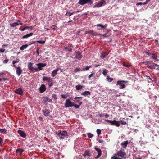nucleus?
<instances>
[{
    "instance_id": "1",
    "label": "nucleus",
    "mask_w": 159,
    "mask_h": 159,
    "mask_svg": "<svg viewBox=\"0 0 159 159\" xmlns=\"http://www.w3.org/2000/svg\"><path fill=\"white\" fill-rule=\"evenodd\" d=\"M33 63L31 62L28 63V68L30 70V72L34 73V71H38L39 70H43L42 67H45L46 66V63H39L36 64L38 66L37 68H34L32 66Z\"/></svg>"
},
{
    "instance_id": "2",
    "label": "nucleus",
    "mask_w": 159,
    "mask_h": 159,
    "mask_svg": "<svg viewBox=\"0 0 159 159\" xmlns=\"http://www.w3.org/2000/svg\"><path fill=\"white\" fill-rule=\"evenodd\" d=\"M56 134L57 135L60 139H64L65 137L68 136V133L66 130H59L56 132Z\"/></svg>"
},
{
    "instance_id": "3",
    "label": "nucleus",
    "mask_w": 159,
    "mask_h": 159,
    "mask_svg": "<svg viewBox=\"0 0 159 159\" xmlns=\"http://www.w3.org/2000/svg\"><path fill=\"white\" fill-rule=\"evenodd\" d=\"M114 155L125 159L126 158V154L124 150L123 149H122L118 151L117 153L115 154Z\"/></svg>"
},
{
    "instance_id": "4",
    "label": "nucleus",
    "mask_w": 159,
    "mask_h": 159,
    "mask_svg": "<svg viewBox=\"0 0 159 159\" xmlns=\"http://www.w3.org/2000/svg\"><path fill=\"white\" fill-rule=\"evenodd\" d=\"M104 120L106 122L110 123L112 125H115L117 127H119L120 126V121H116L115 120L112 121L108 120Z\"/></svg>"
},
{
    "instance_id": "5",
    "label": "nucleus",
    "mask_w": 159,
    "mask_h": 159,
    "mask_svg": "<svg viewBox=\"0 0 159 159\" xmlns=\"http://www.w3.org/2000/svg\"><path fill=\"white\" fill-rule=\"evenodd\" d=\"M104 120L106 122L110 123L112 125H115L117 127H119L120 126V121H116L115 120L112 121L108 120Z\"/></svg>"
},
{
    "instance_id": "6",
    "label": "nucleus",
    "mask_w": 159,
    "mask_h": 159,
    "mask_svg": "<svg viewBox=\"0 0 159 159\" xmlns=\"http://www.w3.org/2000/svg\"><path fill=\"white\" fill-rule=\"evenodd\" d=\"M128 82L127 81H125L124 80H118L117 82L116 85H119L120 86V89H123L125 88L126 87L125 85L123 84V83H126Z\"/></svg>"
},
{
    "instance_id": "7",
    "label": "nucleus",
    "mask_w": 159,
    "mask_h": 159,
    "mask_svg": "<svg viewBox=\"0 0 159 159\" xmlns=\"http://www.w3.org/2000/svg\"><path fill=\"white\" fill-rule=\"evenodd\" d=\"M73 103L69 99H67L65 101L64 106L66 108L73 107Z\"/></svg>"
},
{
    "instance_id": "8",
    "label": "nucleus",
    "mask_w": 159,
    "mask_h": 159,
    "mask_svg": "<svg viewBox=\"0 0 159 159\" xmlns=\"http://www.w3.org/2000/svg\"><path fill=\"white\" fill-rule=\"evenodd\" d=\"M15 92L16 93L21 95H22L23 94V91L21 88L16 89L15 90Z\"/></svg>"
},
{
    "instance_id": "9",
    "label": "nucleus",
    "mask_w": 159,
    "mask_h": 159,
    "mask_svg": "<svg viewBox=\"0 0 159 159\" xmlns=\"http://www.w3.org/2000/svg\"><path fill=\"white\" fill-rule=\"evenodd\" d=\"M106 2L104 0H102L99 3L96 4L93 7V8L99 7H102L103 4H105Z\"/></svg>"
},
{
    "instance_id": "10",
    "label": "nucleus",
    "mask_w": 159,
    "mask_h": 159,
    "mask_svg": "<svg viewBox=\"0 0 159 159\" xmlns=\"http://www.w3.org/2000/svg\"><path fill=\"white\" fill-rule=\"evenodd\" d=\"M17 22H14L10 24V25L11 27H16L19 25H22L23 24L21 23L20 21L19 20H17Z\"/></svg>"
},
{
    "instance_id": "11",
    "label": "nucleus",
    "mask_w": 159,
    "mask_h": 159,
    "mask_svg": "<svg viewBox=\"0 0 159 159\" xmlns=\"http://www.w3.org/2000/svg\"><path fill=\"white\" fill-rule=\"evenodd\" d=\"M46 88L44 84H42L39 88V91L40 92L42 93L46 91Z\"/></svg>"
},
{
    "instance_id": "12",
    "label": "nucleus",
    "mask_w": 159,
    "mask_h": 159,
    "mask_svg": "<svg viewBox=\"0 0 159 159\" xmlns=\"http://www.w3.org/2000/svg\"><path fill=\"white\" fill-rule=\"evenodd\" d=\"M18 133L22 137L25 138L26 136V133L23 131L19 130L17 131Z\"/></svg>"
},
{
    "instance_id": "13",
    "label": "nucleus",
    "mask_w": 159,
    "mask_h": 159,
    "mask_svg": "<svg viewBox=\"0 0 159 159\" xmlns=\"http://www.w3.org/2000/svg\"><path fill=\"white\" fill-rule=\"evenodd\" d=\"M42 80L43 81H47L49 83L51 82L53 80L50 77L44 76Z\"/></svg>"
},
{
    "instance_id": "14",
    "label": "nucleus",
    "mask_w": 159,
    "mask_h": 159,
    "mask_svg": "<svg viewBox=\"0 0 159 159\" xmlns=\"http://www.w3.org/2000/svg\"><path fill=\"white\" fill-rule=\"evenodd\" d=\"M43 114L45 116H47L50 113V111L49 110L45 109L42 111Z\"/></svg>"
},
{
    "instance_id": "15",
    "label": "nucleus",
    "mask_w": 159,
    "mask_h": 159,
    "mask_svg": "<svg viewBox=\"0 0 159 159\" xmlns=\"http://www.w3.org/2000/svg\"><path fill=\"white\" fill-rule=\"evenodd\" d=\"M22 70L20 67L18 66L16 70V71L17 75L18 76H20L22 73Z\"/></svg>"
},
{
    "instance_id": "16",
    "label": "nucleus",
    "mask_w": 159,
    "mask_h": 159,
    "mask_svg": "<svg viewBox=\"0 0 159 159\" xmlns=\"http://www.w3.org/2000/svg\"><path fill=\"white\" fill-rule=\"evenodd\" d=\"M95 149L97 152H98V154L96 157V158H97L101 156L102 154L101 150L100 149L96 147L95 148Z\"/></svg>"
},
{
    "instance_id": "17",
    "label": "nucleus",
    "mask_w": 159,
    "mask_h": 159,
    "mask_svg": "<svg viewBox=\"0 0 159 159\" xmlns=\"http://www.w3.org/2000/svg\"><path fill=\"white\" fill-rule=\"evenodd\" d=\"M85 34H92L96 36V33L93 30H90L89 31H86L85 32Z\"/></svg>"
},
{
    "instance_id": "18",
    "label": "nucleus",
    "mask_w": 159,
    "mask_h": 159,
    "mask_svg": "<svg viewBox=\"0 0 159 159\" xmlns=\"http://www.w3.org/2000/svg\"><path fill=\"white\" fill-rule=\"evenodd\" d=\"M129 143L128 141H125L121 143V145L123 146L124 148H125L128 145Z\"/></svg>"
},
{
    "instance_id": "19",
    "label": "nucleus",
    "mask_w": 159,
    "mask_h": 159,
    "mask_svg": "<svg viewBox=\"0 0 159 159\" xmlns=\"http://www.w3.org/2000/svg\"><path fill=\"white\" fill-rule=\"evenodd\" d=\"M108 54L105 52L102 51L100 57L102 59H103Z\"/></svg>"
},
{
    "instance_id": "20",
    "label": "nucleus",
    "mask_w": 159,
    "mask_h": 159,
    "mask_svg": "<svg viewBox=\"0 0 159 159\" xmlns=\"http://www.w3.org/2000/svg\"><path fill=\"white\" fill-rule=\"evenodd\" d=\"M83 155L84 157L86 156H90L91 154L90 153V150H86Z\"/></svg>"
},
{
    "instance_id": "21",
    "label": "nucleus",
    "mask_w": 159,
    "mask_h": 159,
    "mask_svg": "<svg viewBox=\"0 0 159 159\" xmlns=\"http://www.w3.org/2000/svg\"><path fill=\"white\" fill-rule=\"evenodd\" d=\"M24 151V149L21 148H18L16 150V153L17 154L19 153L20 155H21Z\"/></svg>"
},
{
    "instance_id": "22",
    "label": "nucleus",
    "mask_w": 159,
    "mask_h": 159,
    "mask_svg": "<svg viewBox=\"0 0 159 159\" xmlns=\"http://www.w3.org/2000/svg\"><path fill=\"white\" fill-rule=\"evenodd\" d=\"M86 0H80L79 1L78 3L81 5H83L87 3Z\"/></svg>"
},
{
    "instance_id": "23",
    "label": "nucleus",
    "mask_w": 159,
    "mask_h": 159,
    "mask_svg": "<svg viewBox=\"0 0 159 159\" xmlns=\"http://www.w3.org/2000/svg\"><path fill=\"white\" fill-rule=\"evenodd\" d=\"M91 93L88 91H85L81 93V95L85 96H87L88 95H90Z\"/></svg>"
},
{
    "instance_id": "24",
    "label": "nucleus",
    "mask_w": 159,
    "mask_h": 159,
    "mask_svg": "<svg viewBox=\"0 0 159 159\" xmlns=\"http://www.w3.org/2000/svg\"><path fill=\"white\" fill-rule=\"evenodd\" d=\"M59 70V68L54 70L52 73L51 75L52 77H54L57 75V72Z\"/></svg>"
},
{
    "instance_id": "25",
    "label": "nucleus",
    "mask_w": 159,
    "mask_h": 159,
    "mask_svg": "<svg viewBox=\"0 0 159 159\" xmlns=\"http://www.w3.org/2000/svg\"><path fill=\"white\" fill-rule=\"evenodd\" d=\"M96 26L98 27H100L102 28L105 29L107 26L106 24L103 25L101 24H98L96 25Z\"/></svg>"
},
{
    "instance_id": "26",
    "label": "nucleus",
    "mask_w": 159,
    "mask_h": 159,
    "mask_svg": "<svg viewBox=\"0 0 159 159\" xmlns=\"http://www.w3.org/2000/svg\"><path fill=\"white\" fill-rule=\"evenodd\" d=\"M153 63V62L151 61L146 60V61L142 62V63L145 65H148V64H151Z\"/></svg>"
},
{
    "instance_id": "27",
    "label": "nucleus",
    "mask_w": 159,
    "mask_h": 159,
    "mask_svg": "<svg viewBox=\"0 0 159 159\" xmlns=\"http://www.w3.org/2000/svg\"><path fill=\"white\" fill-rule=\"evenodd\" d=\"M34 34L33 33H31L25 35H24L22 37L23 39H25L26 38H27L28 37H29L30 36H32Z\"/></svg>"
},
{
    "instance_id": "28",
    "label": "nucleus",
    "mask_w": 159,
    "mask_h": 159,
    "mask_svg": "<svg viewBox=\"0 0 159 159\" xmlns=\"http://www.w3.org/2000/svg\"><path fill=\"white\" fill-rule=\"evenodd\" d=\"M64 48L65 50L66 51H69V52H71L72 51V48L70 46V47H64Z\"/></svg>"
},
{
    "instance_id": "29",
    "label": "nucleus",
    "mask_w": 159,
    "mask_h": 159,
    "mask_svg": "<svg viewBox=\"0 0 159 159\" xmlns=\"http://www.w3.org/2000/svg\"><path fill=\"white\" fill-rule=\"evenodd\" d=\"M82 58V56L81 55V54L80 53H78L77 54L75 57V58L76 59H77L78 60H80L81 58Z\"/></svg>"
},
{
    "instance_id": "30",
    "label": "nucleus",
    "mask_w": 159,
    "mask_h": 159,
    "mask_svg": "<svg viewBox=\"0 0 159 159\" xmlns=\"http://www.w3.org/2000/svg\"><path fill=\"white\" fill-rule=\"evenodd\" d=\"M28 46V45L26 44L23 45L20 48V50H23L25 49Z\"/></svg>"
},
{
    "instance_id": "31",
    "label": "nucleus",
    "mask_w": 159,
    "mask_h": 159,
    "mask_svg": "<svg viewBox=\"0 0 159 159\" xmlns=\"http://www.w3.org/2000/svg\"><path fill=\"white\" fill-rule=\"evenodd\" d=\"M83 87V86L81 85H76L75 87L77 90H79L81 89Z\"/></svg>"
},
{
    "instance_id": "32",
    "label": "nucleus",
    "mask_w": 159,
    "mask_h": 159,
    "mask_svg": "<svg viewBox=\"0 0 159 159\" xmlns=\"http://www.w3.org/2000/svg\"><path fill=\"white\" fill-rule=\"evenodd\" d=\"M92 67V66H87L85 68H83L82 69V71H85L87 70H89L90 68Z\"/></svg>"
},
{
    "instance_id": "33",
    "label": "nucleus",
    "mask_w": 159,
    "mask_h": 159,
    "mask_svg": "<svg viewBox=\"0 0 159 159\" xmlns=\"http://www.w3.org/2000/svg\"><path fill=\"white\" fill-rule=\"evenodd\" d=\"M157 56L155 54L152 53L151 55V58L155 60L157 59Z\"/></svg>"
},
{
    "instance_id": "34",
    "label": "nucleus",
    "mask_w": 159,
    "mask_h": 159,
    "mask_svg": "<svg viewBox=\"0 0 159 159\" xmlns=\"http://www.w3.org/2000/svg\"><path fill=\"white\" fill-rule=\"evenodd\" d=\"M110 35V34L109 33L108 31H107L106 33L103 34L102 36L103 38H105L108 37Z\"/></svg>"
},
{
    "instance_id": "35",
    "label": "nucleus",
    "mask_w": 159,
    "mask_h": 159,
    "mask_svg": "<svg viewBox=\"0 0 159 159\" xmlns=\"http://www.w3.org/2000/svg\"><path fill=\"white\" fill-rule=\"evenodd\" d=\"M0 132L1 133L6 134L7 133V130L5 129H0Z\"/></svg>"
},
{
    "instance_id": "36",
    "label": "nucleus",
    "mask_w": 159,
    "mask_h": 159,
    "mask_svg": "<svg viewBox=\"0 0 159 159\" xmlns=\"http://www.w3.org/2000/svg\"><path fill=\"white\" fill-rule=\"evenodd\" d=\"M108 71L106 69H104L103 71L102 74L105 76H106Z\"/></svg>"
},
{
    "instance_id": "37",
    "label": "nucleus",
    "mask_w": 159,
    "mask_h": 159,
    "mask_svg": "<svg viewBox=\"0 0 159 159\" xmlns=\"http://www.w3.org/2000/svg\"><path fill=\"white\" fill-rule=\"evenodd\" d=\"M72 15H73V13H71L69 11H67L66 13L65 14V15L67 16H71Z\"/></svg>"
},
{
    "instance_id": "38",
    "label": "nucleus",
    "mask_w": 159,
    "mask_h": 159,
    "mask_svg": "<svg viewBox=\"0 0 159 159\" xmlns=\"http://www.w3.org/2000/svg\"><path fill=\"white\" fill-rule=\"evenodd\" d=\"M117 156L114 155L111 158V159H122V158L118 157Z\"/></svg>"
},
{
    "instance_id": "39",
    "label": "nucleus",
    "mask_w": 159,
    "mask_h": 159,
    "mask_svg": "<svg viewBox=\"0 0 159 159\" xmlns=\"http://www.w3.org/2000/svg\"><path fill=\"white\" fill-rule=\"evenodd\" d=\"M86 2L87 3H89L90 5H91L93 3V0H86Z\"/></svg>"
},
{
    "instance_id": "40",
    "label": "nucleus",
    "mask_w": 159,
    "mask_h": 159,
    "mask_svg": "<svg viewBox=\"0 0 159 159\" xmlns=\"http://www.w3.org/2000/svg\"><path fill=\"white\" fill-rule=\"evenodd\" d=\"M107 80L109 82H111L113 80V78H110L108 76H107Z\"/></svg>"
},
{
    "instance_id": "41",
    "label": "nucleus",
    "mask_w": 159,
    "mask_h": 159,
    "mask_svg": "<svg viewBox=\"0 0 159 159\" xmlns=\"http://www.w3.org/2000/svg\"><path fill=\"white\" fill-rule=\"evenodd\" d=\"M53 80L51 82H50V83H48V87L49 88L51 87L53 85Z\"/></svg>"
},
{
    "instance_id": "42",
    "label": "nucleus",
    "mask_w": 159,
    "mask_h": 159,
    "mask_svg": "<svg viewBox=\"0 0 159 159\" xmlns=\"http://www.w3.org/2000/svg\"><path fill=\"white\" fill-rule=\"evenodd\" d=\"M147 67L151 69H155V67H153L152 65H148Z\"/></svg>"
},
{
    "instance_id": "43",
    "label": "nucleus",
    "mask_w": 159,
    "mask_h": 159,
    "mask_svg": "<svg viewBox=\"0 0 159 159\" xmlns=\"http://www.w3.org/2000/svg\"><path fill=\"white\" fill-rule=\"evenodd\" d=\"M89 138H91L93 136V134L91 133H88L87 134Z\"/></svg>"
},
{
    "instance_id": "44",
    "label": "nucleus",
    "mask_w": 159,
    "mask_h": 159,
    "mask_svg": "<svg viewBox=\"0 0 159 159\" xmlns=\"http://www.w3.org/2000/svg\"><path fill=\"white\" fill-rule=\"evenodd\" d=\"M73 106H74L75 107L76 109L79 108L80 107V106L78 105H77L73 103Z\"/></svg>"
},
{
    "instance_id": "45",
    "label": "nucleus",
    "mask_w": 159,
    "mask_h": 159,
    "mask_svg": "<svg viewBox=\"0 0 159 159\" xmlns=\"http://www.w3.org/2000/svg\"><path fill=\"white\" fill-rule=\"evenodd\" d=\"M37 42H38L40 44H43V43H45V41H42L41 40H38V41H37Z\"/></svg>"
},
{
    "instance_id": "46",
    "label": "nucleus",
    "mask_w": 159,
    "mask_h": 159,
    "mask_svg": "<svg viewBox=\"0 0 159 159\" xmlns=\"http://www.w3.org/2000/svg\"><path fill=\"white\" fill-rule=\"evenodd\" d=\"M96 132L98 134V136H99V135L101 134V130L99 129H97L96 130Z\"/></svg>"
},
{
    "instance_id": "47",
    "label": "nucleus",
    "mask_w": 159,
    "mask_h": 159,
    "mask_svg": "<svg viewBox=\"0 0 159 159\" xmlns=\"http://www.w3.org/2000/svg\"><path fill=\"white\" fill-rule=\"evenodd\" d=\"M80 71H81L80 69L78 68H76L74 70V72H77Z\"/></svg>"
},
{
    "instance_id": "48",
    "label": "nucleus",
    "mask_w": 159,
    "mask_h": 159,
    "mask_svg": "<svg viewBox=\"0 0 159 159\" xmlns=\"http://www.w3.org/2000/svg\"><path fill=\"white\" fill-rule=\"evenodd\" d=\"M52 97V98H54V99L55 100L57 99V95L55 94H53Z\"/></svg>"
},
{
    "instance_id": "49",
    "label": "nucleus",
    "mask_w": 159,
    "mask_h": 159,
    "mask_svg": "<svg viewBox=\"0 0 159 159\" xmlns=\"http://www.w3.org/2000/svg\"><path fill=\"white\" fill-rule=\"evenodd\" d=\"M61 97L63 98L64 99L67 98V96L66 95L63 94L61 95Z\"/></svg>"
},
{
    "instance_id": "50",
    "label": "nucleus",
    "mask_w": 159,
    "mask_h": 159,
    "mask_svg": "<svg viewBox=\"0 0 159 159\" xmlns=\"http://www.w3.org/2000/svg\"><path fill=\"white\" fill-rule=\"evenodd\" d=\"M46 99L47 101L49 102H52V99H49L47 97L46 98Z\"/></svg>"
},
{
    "instance_id": "51",
    "label": "nucleus",
    "mask_w": 159,
    "mask_h": 159,
    "mask_svg": "<svg viewBox=\"0 0 159 159\" xmlns=\"http://www.w3.org/2000/svg\"><path fill=\"white\" fill-rule=\"evenodd\" d=\"M151 0H146V2L143 3V5H146Z\"/></svg>"
},
{
    "instance_id": "52",
    "label": "nucleus",
    "mask_w": 159,
    "mask_h": 159,
    "mask_svg": "<svg viewBox=\"0 0 159 159\" xmlns=\"http://www.w3.org/2000/svg\"><path fill=\"white\" fill-rule=\"evenodd\" d=\"M56 27V26L55 25H52L50 28L52 30H55L56 29L55 27Z\"/></svg>"
},
{
    "instance_id": "53",
    "label": "nucleus",
    "mask_w": 159,
    "mask_h": 159,
    "mask_svg": "<svg viewBox=\"0 0 159 159\" xmlns=\"http://www.w3.org/2000/svg\"><path fill=\"white\" fill-rule=\"evenodd\" d=\"M120 123H121V124L122 125H126L127 123L126 122L124 121H120Z\"/></svg>"
},
{
    "instance_id": "54",
    "label": "nucleus",
    "mask_w": 159,
    "mask_h": 159,
    "mask_svg": "<svg viewBox=\"0 0 159 159\" xmlns=\"http://www.w3.org/2000/svg\"><path fill=\"white\" fill-rule=\"evenodd\" d=\"M123 66L125 67H129L130 66L129 65L126 64H125V63H123Z\"/></svg>"
},
{
    "instance_id": "55",
    "label": "nucleus",
    "mask_w": 159,
    "mask_h": 159,
    "mask_svg": "<svg viewBox=\"0 0 159 159\" xmlns=\"http://www.w3.org/2000/svg\"><path fill=\"white\" fill-rule=\"evenodd\" d=\"M3 142L2 139L0 137V145L1 146H2V143Z\"/></svg>"
},
{
    "instance_id": "56",
    "label": "nucleus",
    "mask_w": 159,
    "mask_h": 159,
    "mask_svg": "<svg viewBox=\"0 0 159 159\" xmlns=\"http://www.w3.org/2000/svg\"><path fill=\"white\" fill-rule=\"evenodd\" d=\"M98 116L100 117H102L104 116V114L103 113L99 114L98 115Z\"/></svg>"
},
{
    "instance_id": "57",
    "label": "nucleus",
    "mask_w": 159,
    "mask_h": 159,
    "mask_svg": "<svg viewBox=\"0 0 159 159\" xmlns=\"http://www.w3.org/2000/svg\"><path fill=\"white\" fill-rule=\"evenodd\" d=\"M5 50L2 48H0V52L1 53H3L4 52Z\"/></svg>"
},
{
    "instance_id": "58",
    "label": "nucleus",
    "mask_w": 159,
    "mask_h": 159,
    "mask_svg": "<svg viewBox=\"0 0 159 159\" xmlns=\"http://www.w3.org/2000/svg\"><path fill=\"white\" fill-rule=\"evenodd\" d=\"M9 60L8 59H6L3 61V62L4 63H7L9 61Z\"/></svg>"
},
{
    "instance_id": "59",
    "label": "nucleus",
    "mask_w": 159,
    "mask_h": 159,
    "mask_svg": "<svg viewBox=\"0 0 159 159\" xmlns=\"http://www.w3.org/2000/svg\"><path fill=\"white\" fill-rule=\"evenodd\" d=\"M98 142L99 143H102L104 142V141L102 139H100L98 140Z\"/></svg>"
},
{
    "instance_id": "60",
    "label": "nucleus",
    "mask_w": 159,
    "mask_h": 159,
    "mask_svg": "<svg viewBox=\"0 0 159 159\" xmlns=\"http://www.w3.org/2000/svg\"><path fill=\"white\" fill-rule=\"evenodd\" d=\"M152 63L153 66V67L154 66H157V67L159 66V65H157V64H155L154 63Z\"/></svg>"
},
{
    "instance_id": "61",
    "label": "nucleus",
    "mask_w": 159,
    "mask_h": 159,
    "mask_svg": "<svg viewBox=\"0 0 159 159\" xmlns=\"http://www.w3.org/2000/svg\"><path fill=\"white\" fill-rule=\"evenodd\" d=\"M94 74V73H92L89 76H88V78H89V79Z\"/></svg>"
},
{
    "instance_id": "62",
    "label": "nucleus",
    "mask_w": 159,
    "mask_h": 159,
    "mask_svg": "<svg viewBox=\"0 0 159 159\" xmlns=\"http://www.w3.org/2000/svg\"><path fill=\"white\" fill-rule=\"evenodd\" d=\"M7 80V79L5 78H0V81H1L3 80Z\"/></svg>"
},
{
    "instance_id": "63",
    "label": "nucleus",
    "mask_w": 159,
    "mask_h": 159,
    "mask_svg": "<svg viewBox=\"0 0 159 159\" xmlns=\"http://www.w3.org/2000/svg\"><path fill=\"white\" fill-rule=\"evenodd\" d=\"M104 116L106 118H107L109 116V115L107 114H106L105 115L104 114Z\"/></svg>"
},
{
    "instance_id": "64",
    "label": "nucleus",
    "mask_w": 159,
    "mask_h": 159,
    "mask_svg": "<svg viewBox=\"0 0 159 159\" xmlns=\"http://www.w3.org/2000/svg\"><path fill=\"white\" fill-rule=\"evenodd\" d=\"M143 4V3H142V2H138V3H137V4H136V5H142Z\"/></svg>"
}]
</instances>
